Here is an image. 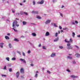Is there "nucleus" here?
Returning <instances> with one entry per match:
<instances>
[{"mask_svg": "<svg viewBox=\"0 0 80 80\" xmlns=\"http://www.w3.org/2000/svg\"><path fill=\"white\" fill-rule=\"evenodd\" d=\"M20 74V72H18L16 73V77L17 78H18V77H19V75Z\"/></svg>", "mask_w": 80, "mask_h": 80, "instance_id": "obj_12", "label": "nucleus"}, {"mask_svg": "<svg viewBox=\"0 0 80 80\" xmlns=\"http://www.w3.org/2000/svg\"><path fill=\"white\" fill-rule=\"evenodd\" d=\"M23 2L24 3H25V2H26V0H23Z\"/></svg>", "mask_w": 80, "mask_h": 80, "instance_id": "obj_60", "label": "nucleus"}, {"mask_svg": "<svg viewBox=\"0 0 80 80\" xmlns=\"http://www.w3.org/2000/svg\"><path fill=\"white\" fill-rule=\"evenodd\" d=\"M21 78H22V79L24 78V77L23 76H21Z\"/></svg>", "mask_w": 80, "mask_h": 80, "instance_id": "obj_56", "label": "nucleus"}, {"mask_svg": "<svg viewBox=\"0 0 80 80\" xmlns=\"http://www.w3.org/2000/svg\"><path fill=\"white\" fill-rule=\"evenodd\" d=\"M5 38H6V40H9V39H10V38L8 36H6L5 37Z\"/></svg>", "mask_w": 80, "mask_h": 80, "instance_id": "obj_19", "label": "nucleus"}, {"mask_svg": "<svg viewBox=\"0 0 80 80\" xmlns=\"http://www.w3.org/2000/svg\"><path fill=\"white\" fill-rule=\"evenodd\" d=\"M72 25H75V22H72Z\"/></svg>", "mask_w": 80, "mask_h": 80, "instance_id": "obj_49", "label": "nucleus"}, {"mask_svg": "<svg viewBox=\"0 0 80 80\" xmlns=\"http://www.w3.org/2000/svg\"><path fill=\"white\" fill-rule=\"evenodd\" d=\"M67 59H69V60H71V59H72V57L70 56H67Z\"/></svg>", "mask_w": 80, "mask_h": 80, "instance_id": "obj_9", "label": "nucleus"}, {"mask_svg": "<svg viewBox=\"0 0 80 80\" xmlns=\"http://www.w3.org/2000/svg\"><path fill=\"white\" fill-rule=\"evenodd\" d=\"M75 35V32H73L72 33V37H74Z\"/></svg>", "mask_w": 80, "mask_h": 80, "instance_id": "obj_33", "label": "nucleus"}, {"mask_svg": "<svg viewBox=\"0 0 80 80\" xmlns=\"http://www.w3.org/2000/svg\"><path fill=\"white\" fill-rule=\"evenodd\" d=\"M12 64H9L8 65V67H11V66Z\"/></svg>", "mask_w": 80, "mask_h": 80, "instance_id": "obj_52", "label": "nucleus"}, {"mask_svg": "<svg viewBox=\"0 0 80 80\" xmlns=\"http://www.w3.org/2000/svg\"><path fill=\"white\" fill-rule=\"evenodd\" d=\"M14 40L15 42H18V41H19L18 39L16 38H14Z\"/></svg>", "mask_w": 80, "mask_h": 80, "instance_id": "obj_25", "label": "nucleus"}, {"mask_svg": "<svg viewBox=\"0 0 80 80\" xmlns=\"http://www.w3.org/2000/svg\"><path fill=\"white\" fill-rule=\"evenodd\" d=\"M50 35V33L48 32H46V33L45 34V36L46 37H47V36H49Z\"/></svg>", "mask_w": 80, "mask_h": 80, "instance_id": "obj_14", "label": "nucleus"}, {"mask_svg": "<svg viewBox=\"0 0 80 80\" xmlns=\"http://www.w3.org/2000/svg\"><path fill=\"white\" fill-rule=\"evenodd\" d=\"M51 24L52 25H53L55 27H58L57 25H56V24L55 23H51Z\"/></svg>", "mask_w": 80, "mask_h": 80, "instance_id": "obj_16", "label": "nucleus"}, {"mask_svg": "<svg viewBox=\"0 0 80 80\" xmlns=\"http://www.w3.org/2000/svg\"><path fill=\"white\" fill-rule=\"evenodd\" d=\"M44 3V1L43 0H42L41 2H37L38 4H43Z\"/></svg>", "mask_w": 80, "mask_h": 80, "instance_id": "obj_6", "label": "nucleus"}, {"mask_svg": "<svg viewBox=\"0 0 80 80\" xmlns=\"http://www.w3.org/2000/svg\"><path fill=\"white\" fill-rule=\"evenodd\" d=\"M12 13H15V10H13V9H12Z\"/></svg>", "mask_w": 80, "mask_h": 80, "instance_id": "obj_50", "label": "nucleus"}, {"mask_svg": "<svg viewBox=\"0 0 80 80\" xmlns=\"http://www.w3.org/2000/svg\"><path fill=\"white\" fill-rule=\"evenodd\" d=\"M24 13V12L23 13V12H20V13H17L16 15H20V14H21V15H23V14Z\"/></svg>", "mask_w": 80, "mask_h": 80, "instance_id": "obj_13", "label": "nucleus"}, {"mask_svg": "<svg viewBox=\"0 0 80 80\" xmlns=\"http://www.w3.org/2000/svg\"><path fill=\"white\" fill-rule=\"evenodd\" d=\"M75 23H76V24H78V21H75Z\"/></svg>", "mask_w": 80, "mask_h": 80, "instance_id": "obj_43", "label": "nucleus"}, {"mask_svg": "<svg viewBox=\"0 0 80 80\" xmlns=\"http://www.w3.org/2000/svg\"><path fill=\"white\" fill-rule=\"evenodd\" d=\"M29 43L32 46H33V44H32V43H31V42H29Z\"/></svg>", "mask_w": 80, "mask_h": 80, "instance_id": "obj_47", "label": "nucleus"}, {"mask_svg": "<svg viewBox=\"0 0 80 80\" xmlns=\"http://www.w3.org/2000/svg\"><path fill=\"white\" fill-rule=\"evenodd\" d=\"M71 44L70 43H68L67 46L68 47V49H72V47L70 46Z\"/></svg>", "mask_w": 80, "mask_h": 80, "instance_id": "obj_2", "label": "nucleus"}, {"mask_svg": "<svg viewBox=\"0 0 80 80\" xmlns=\"http://www.w3.org/2000/svg\"><path fill=\"white\" fill-rule=\"evenodd\" d=\"M47 73H49V74H50V73H51V72L49 71V70H48L47 71Z\"/></svg>", "mask_w": 80, "mask_h": 80, "instance_id": "obj_32", "label": "nucleus"}, {"mask_svg": "<svg viewBox=\"0 0 80 80\" xmlns=\"http://www.w3.org/2000/svg\"><path fill=\"white\" fill-rule=\"evenodd\" d=\"M20 5H21V6H22V3H20Z\"/></svg>", "mask_w": 80, "mask_h": 80, "instance_id": "obj_62", "label": "nucleus"}, {"mask_svg": "<svg viewBox=\"0 0 80 80\" xmlns=\"http://www.w3.org/2000/svg\"><path fill=\"white\" fill-rule=\"evenodd\" d=\"M59 38H57L54 40V42H57V41H58Z\"/></svg>", "mask_w": 80, "mask_h": 80, "instance_id": "obj_18", "label": "nucleus"}, {"mask_svg": "<svg viewBox=\"0 0 80 80\" xmlns=\"http://www.w3.org/2000/svg\"><path fill=\"white\" fill-rule=\"evenodd\" d=\"M41 46H42V45H41V44H39L38 45V47H41Z\"/></svg>", "mask_w": 80, "mask_h": 80, "instance_id": "obj_54", "label": "nucleus"}, {"mask_svg": "<svg viewBox=\"0 0 80 80\" xmlns=\"http://www.w3.org/2000/svg\"><path fill=\"white\" fill-rule=\"evenodd\" d=\"M24 13L25 15H28V13L26 12H24Z\"/></svg>", "mask_w": 80, "mask_h": 80, "instance_id": "obj_37", "label": "nucleus"}, {"mask_svg": "<svg viewBox=\"0 0 80 80\" xmlns=\"http://www.w3.org/2000/svg\"><path fill=\"white\" fill-rule=\"evenodd\" d=\"M17 53H18L20 55H22V54L21 53V52L20 51H17Z\"/></svg>", "mask_w": 80, "mask_h": 80, "instance_id": "obj_22", "label": "nucleus"}, {"mask_svg": "<svg viewBox=\"0 0 80 80\" xmlns=\"http://www.w3.org/2000/svg\"><path fill=\"white\" fill-rule=\"evenodd\" d=\"M32 13H35L36 14H38V12L37 11H32Z\"/></svg>", "mask_w": 80, "mask_h": 80, "instance_id": "obj_10", "label": "nucleus"}, {"mask_svg": "<svg viewBox=\"0 0 80 80\" xmlns=\"http://www.w3.org/2000/svg\"><path fill=\"white\" fill-rule=\"evenodd\" d=\"M63 32V30H61V33H62V32Z\"/></svg>", "mask_w": 80, "mask_h": 80, "instance_id": "obj_64", "label": "nucleus"}, {"mask_svg": "<svg viewBox=\"0 0 80 80\" xmlns=\"http://www.w3.org/2000/svg\"><path fill=\"white\" fill-rule=\"evenodd\" d=\"M7 35L10 36V33H7Z\"/></svg>", "mask_w": 80, "mask_h": 80, "instance_id": "obj_61", "label": "nucleus"}, {"mask_svg": "<svg viewBox=\"0 0 80 80\" xmlns=\"http://www.w3.org/2000/svg\"><path fill=\"white\" fill-rule=\"evenodd\" d=\"M20 72L21 73L23 74V73H24L25 71H24V69H23V68H21Z\"/></svg>", "mask_w": 80, "mask_h": 80, "instance_id": "obj_5", "label": "nucleus"}, {"mask_svg": "<svg viewBox=\"0 0 80 80\" xmlns=\"http://www.w3.org/2000/svg\"><path fill=\"white\" fill-rule=\"evenodd\" d=\"M12 30H14V32H17V30L15 29L14 28H12Z\"/></svg>", "mask_w": 80, "mask_h": 80, "instance_id": "obj_38", "label": "nucleus"}, {"mask_svg": "<svg viewBox=\"0 0 80 80\" xmlns=\"http://www.w3.org/2000/svg\"><path fill=\"white\" fill-rule=\"evenodd\" d=\"M35 77L36 78H37V77H38V74H36L35 76Z\"/></svg>", "mask_w": 80, "mask_h": 80, "instance_id": "obj_34", "label": "nucleus"}, {"mask_svg": "<svg viewBox=\"0 0 80 80\" xmlns=\"http://www.w3.org/2000/svg\"><path fill=\"white\" fill-rule=\"evenodd\" d=\"M39 72L38 71H36V74H37V73H38Z\"/></svg>", "mask_w": 80, "mask_h": 80, "instance_id": "obj_55", "label": "nucleus"}, {"mask_svg": "<svg viewBox=\"0 0 80 80\" xmlns=\"http://www.w3.org/2000/svg\"><path fill=\"white\" fill-rule=\"evenodd\" d=\"M66 71H67V72H71V71H70V70H69V69H67L66 70Z\"/></svg>", "mask_w": 80, "mask_h": 80, "instance_id": "obj_48", "label": "nucleus"}, {"mask_svg": "<svg viewBox=\"0 0 80 80\" xmlns=\"http://www.w3.org/2000/svg\"><path fill=\"white\" fill-rule=\"evenodd\" d=\"M22 55L24 56V57H25V53L24 52H22Z\"/></svg>", "mask_w": 80, "mask_h": 80, "instance_id": "obj_27", "label": "nucleus"}, {"mask_svg": "<svg viewBox=\"0 0 80 80\" xmlns=\"http://www.w3.org/2000/svg\"><path fill=\"white\" fill-rule=\"evenodd\" d=\"M9 47L10 48H12V44L11 43H9Z\"/></svg>", "mask_w": 80, "mask_h": 80, "instance_id": "obj_23", "label": "nucleus"}, {"mask_svg": "<svg viewBox=\"0 0 80 80\" xmlns=\"http://www.w3.org/2000/svg\"><path fill=\"white\" fill-rule=\"evenodd\" d=\"M2 77H7V75H3V74H2Z\"/></svg>", "mask_w": 80, "mask_h": 80, "instance_id": "obj_42", "label": "nucleus"}, {"mask_svg": "<svg viewBox=\"0 0 80 80\" xmlns=\"http://www.w3.org/2000/svg\"><path fill=\"white\" fill-rule=\"evenodd\" d=\"M9 71L10 72H12V68L9 69Z\"/></svg>", "mask_w": 80, "mask_h": 80, "instance_id": "obj_30", "label": "nucleus"}, {"mask_svg": "<svg viewBox=\"0 0 80 80\" xmlns=\"http://www.w3.org/2000/svg\"><path fill=\"white\" fill-rule=\"evenodd\" d=\"M63 7H64V6H62V8H63Z\"/></svg>", "mask_w": 80, "mask_h": 80, "instance_id": "obj_63", "label": "nucleus"}, {"mask_svg": "<svg viewBox=\"0 0 80 80\" xmlns=\"http://www.w3.org/2000/svg\"><path fill=\"white\" fill-rule=\"evenodd\" d=\"M37 18H38V19H41V17H40L39 16L37 17Z\"/></svg>", "mask_w": 80, "mask_h": 80, "instance_id": "obj_39", "label": "nucleus"}, {"mask_svg": "<svg viewBox=\"0 0 80 80\" xmlns=\"http://www.w3.org/2000/svg\"><path fill=\"white\" fill-rule=\"evenodd\" d=\"M6 59L8 62L10 61V58H9V57H7L6 58Z\"/></svg>", "mask_w": 80, "mask_h": 80, "instance_id": "obj_21", "label": "nucleus"}, {"mask_svg": "<svg viewBox=\"0 0 80 80\" xmlns=\"http://www.w3.org/2000/svg\"><path fill=\"white\" fill-rule=\"evenodd\" d=\"M19 60L20 61H22V62H23V63H26V61H25V59H23L20 58Z\"/></svg>", "mask_w": 80, "mask_h": 80, "instance_id": "obj_8", "label": "nucleus"}, {"mask_svg": "<svg viewBox=\"0 0 80 80\" xmlns=\"http://www.w3.org/2000/svg\"><path fill=\"white\" fill-rule=\"evenodd\" d=\"M42 48H43V49H44V50H46V47L45 46H42Z\"/></svg>", "mask_w": 80, "mask_h": 80, "instance_id": "obj_29", "label": "nucleus"}, {"mask_svg": "<svg viewBox=\"0 0 80 80\" xmlns=\"http://www.w3.org/2000/svg\"><path fill=\"white\" fill-rule=\"evenodd\" d=\"M63 30H67V28H63Z\"/></svg>", "mask_w": 80, "mask_h": 80, "instance_id": "obj_45", "label": "nucleus"}, {"mask_svg": "<svg viewBox=\"0 0 80 80\" xmlns=\"http://www.w3.org/2000/svg\"><path fill=\"white\" fill-rule=\"evenodd\" d=\"M73 64H75L76 63V62H75V61H73Z\"/></svg>", "mask_w": 80, "mask_h": 80, "instance_id": "obj_46", "label": "nucleus"}, {"mask_svg": "<svg viewBox=\"0 0 80 80\" xmlns=\"http://www.w3.org/2000/svg\"><path fill=\"white\" fill-rule=\"evenodd\" d=\"M31 53V51L30 50H28V53Z\"/></svg>", "mask_w": 80, "mask_h": 80, "instance_id": "obj_35", "label": "nucleus"}, {"mask_svg": "<svg viewBox=\"0 0 80 80\" xmlns=\"http://www.w3.org/2000/svg\"><path fill=\"white\" fill-rule=\"evenodd\" d=\"M3 69V70H6L7 69V66H4Z\"/></svg>", "mask_w": 80, "mask_h": 80, "instance_id": "obj_28", "label": "nucleus"}, {"mask_svg": "<svg viewBox=\"0 0 80 80\" xmlns=\"http://www.w3.org/2000/svg\"><path fill=\"white\" fill-rule=\"evenodd\" d=\"M22 23L23 25H25L27 24V22L23 21L22 22Z\"/></svg>", "mask_w": 80, "mask_h": 80, "instance_id": "obj_20", "label": "nucleus"}, {"mask_svg": "<svg viewBox=\"0 0 80 80\" xmlns=\"http://www.w3.org/2000/svg\"><path fill=\"white\" fill-rule=\"evenodd\" d=\"M72 41H73V39H72V38H70V42H72Z\"/></svg>", "mask_w": 80, "mask_h": 80, "instance_id": "obj_40", "label": "nucleus"}, {"mask_svg": "<svg viewBox=\"0 0 80 80\" xmlns=\"http://www.w3.org/2000/svg\"><path fill=\"white\" fill-rule=\"evenodd\" d=\"M70 77H71V78H73V79L78 78V76H75L74 75H71Z\"/></svg>", "mask_w": 80, "mask_h": 80, "instance_id": "obj_3", "label": "nucleus"}, {"mask_svg": "<svg viewBox=\"0 0 80 80\" xmlns=\"http://www.w3.org/2000/svg\"><path fill=\"white\" fill-rule=\"evenodd\" d=\"M75 56H76V57H77V58H79V57H80V54H79L78 53H77L75 54Z\"/></svg>", "mask_w": 80, "mask_h": 80, "instance_id": "obj_11", "label": "nucleus"}, {"mask_svg": "<svg viewBox=\"0 0 80 80\" xmlns=\"http://www.w3.org/2000/svg\"><path fill=\"white\" fill-rule=\"evenodd\" d=\"M55 37H57V36H58V33H55Z\"/></svg>", "mask_w": 80, "mask_h": 80, "instance_id": "obj_44", "label": "nucleus"}, {"mask_svg": "<svg viewBox=\"0 0 80 80\" xmlns=\"http://www.w3.org/2000/svg\"><path fill=\"white\" fill-rule=\"evenodd\" d=\"M60 15L61 17H63V14L62 13H60Z\"/></svg>", "mask_w": 80, "mask_h": 80, "instance_id": "obj_53", "label": "nucleus"}, {"mask_svg": "<svg viewBox=\"0 0 80 80\" xmlns=\"http://www.w3.org/2000/svg\"><path fill=\"white\" fill-rule=\"evenodd\" d=\"M33 4L34 5H35V1H33Z\"/></svg>", "mask_w": 80, "mask_h": 80, "instance_id": "obj_36", "label": "nucleus"}, {"mask_svg": "<svg viewBox=\"0 0 80 80\" xmlns=\"http://www.w3.org/2000/svg\"><path fill=\"white\" fill-rule=\"evenodd\" d=\"M3 45H4V43L3 42L0 43V46L1 48H3Z\"/></svg>", "mask_w": 80, "mask_h": 80, "instance_id": "obj_7", "label": "nucleus"}, {"mask_svg": "<svg viewBox=\"0 0 80 80\" xmlns=\"http://www.w3.org/2000/svg\"><path fill=\"white\" fill-rule=\"evenodd\" d=\"M31 66L32 67L33 66V63L31 64Z\"/></svg>", "mask_w": 80, "mask_h": 80, "instance_id": "obj_58", "label": "nucleus"}, {"mask_svg": "<svg viewBox=\"0 0 80 80\" xmlns=\"http://www.w3.org/2000/svg\"><path fill=\"white\" fill-rule=\"evenodd\" d=\"M56 56V53L55 52H53L52 53L51 55V57H55Z\"/></svg>", "mask_w": 80, "mask_h": 80, "instance_id": "obj_4", "label": "nucleus"}, {"mask_svg": "<svg viewBox=\"0 0 80 80\" xmlns=\"http://www.w3.org/2000/svg\"><path fill=\"white\" fill-rule=\"evenodd\" d=\"M57 0H53V2H56Z\"/></svg>", "mask_w": 80, "mask_h": 80, "instance_id": "obj_51", "label": "nucleus"}, {"mask_svg": "<svg viewBox=\"0 0 80 80\" xmlns=\"http://www.w3.org/2000/svg\"><path fill=\"white\" fill-rule=\"evenodd\" d=\"M59 48H61V49H62V48H63V47L62 46H59Z\"/></svg>", "mask_w": 80, "mask_h": 80, "instance_id": "obj_31", "label": "nucleus"}, {"mask_svg": "<svg viewBox=\"0 0 80 80\" xmlns=\"http://www.w3.org/2000/svg\"><path fill=\"white\" fill-rule=\"evenodd\" d=\"M32 35L33 37H36V36H37V34L35 33H32Z\"/></svg>", "mask_w": 80, "mask_h": 80, "instance_id": "obj_17", "label": "nucleus"}, {"mask_svg": "<svg viewBox=\"0 0 80 80\" xmlns=\"http://www.w3.org/2000/svg\"><path fill=\"white\" fill-rule=\"evenodd\" d=\"M50 20H47L45 22V23L46 24H48V23H49L50 22Z\"/></svg>", "mask_w": 80, "mask_h": 80, "instance_id": "obj_15", "label": "nucleus"}, {"mask_svg": "<svg viewBox=\"0 0 80 80\" xmlns=\"http://www.w3.org/2000/svg\"><path fill=\"white\" fill-rule=\"evenodd\" d=\"M78 37H79V38H80V35H79L77 36Z\"/></svg>", "mask_w": 80, "mask_h": 80, "instance_id": "obj_57", "label": "nucleus"}, {"mask_svg": "<svg viewBox=\"0 0 80 80\" xmlns=\"http://www.w3.org/2000/svg\"><path fill=\"white\" fill-rule=\"evenodd\" d=\"M75 47H76V48H78V49H79V47H78V46L75 45Z\"/></svg>", "mask_w": 80, "mask_h": 80, "instance_id": "obj_41", "label": "nucleus"}, {"mask_svg": "<svg viewBox=\"0 0 80 80\" xmlns=\"http://www.w3.org/2000/svg\"><path fill=\"white\" fill-rule=\"evenodd\" d=\"M59 28L60 29H62V28L60 26H59Z\"/></svg>", "mask_w": 80, "mask_h": 80, "instance_id": "obj_59", "label": "nucleus"}, {"mask_svg": "<svg viewBox=\"0 0 80 80\" xmlns=\"http://www.w3.org/2000/svg\"><path fill=\"white\" fill-rule=\"evenodd\" d=\"M15 25L17 27H19V24H17V21H16L13 22L12 23V27L13 28H15Z\"/></svg>", "mask_w": 80, "mask_h": 80, "instance_id": "obj_1", "label": "nucleus"}, {"mask_svg": "<svg viewBox=\"0 0 80 80\" xmlns=\"http://www.w3.org/2000/svg\"><path fill=\"white\" fill-rule=\"evenodd\" d=\"M65 42H66V43H70V41H67V39L65 40Z\"/></svg>", "mask_w": 80, "mask_h": 80, "instance_id": "obj_26", "label": "nucleus"}, {"mask_svg": "<svg viewBox=\"0 0 80 80\" xmlns=\"http://www.w3.org/2000/svg\"><path fill=\"white\" fill-rule=\"evenodd\" d=\"M16 60V58H12V60H13V61H15Z\"/></svg>", "mask_w": 80, "mask_h": 80, "instance_id": "obj_24", "label": "nucleus"}]
</instances>
